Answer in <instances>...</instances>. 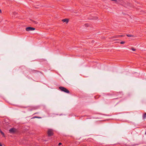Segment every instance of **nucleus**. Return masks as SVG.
I'll return each mask as SVG.
<instances>
[{
	"mask_svg": "<svg viewBox=\"0 0 146 146\" xmlns=\"http://www.w3.org/2000/svg\"><path fill=\"white\" fill-rule=\"evenodd\" d=\"M119 43V42H115V43Z\"/></svg>",
	"mask_w": 146,
	"mask_h": 146,
	"instance_id": "obj_23",
	"label": "nucleus"
},
{
	"mask_svg": "<svg viewBox=\"0 0 146 146\" xmlns=\"http://www.w3.org/2000/svg\"><path fill=\"white\" fill-rule=\"evenodd\" d=\"M76 144V145H78V143L77 144Z\"/></svg>",
	"mask_w": 146,
	"mask_h": 146,
	"instance_id": "obj_25",
	"label": "nucleus"
},
{
	"mask_svg": "<svg viewBox=\"0 0 146 146\" xmlns=\"http://www.w3.org/2000/svg\"><path fill=\"white\" fill-rule=\"evenodd\" d=\"M145 134L146 135V131L145 132Z\"/></svg>",
	"mask_w": 146,
	"mask_h": 146,
	"instance_id": "obj_24",
	"label": "nucleus"
},
{
	"mask_svg": "<svg viewBox=\"0 0 146 146\" xmlns=\"http://www.w3.org/2000/svg\"><path fill=\"white\" fill-rule=\"evenodd\" d=\"M125 43V41H121L120 42L121 44H124Z\"/></svg>",
	"mask_w": 146,
	"mask_h": 146,
	"instance_id": "obj_14",
	"label": "nucleus"
},
{
	"mask_svg": "<svg viewBox=\"0 0 146 146\" xmlns=\"http://www.w3.org/2000/svg\"><path fill=\"white\" fill-rule=\"evenodd\" d=\"M37 118H41V117L37 116Z\"/></svg>",
	"mask_w": 146,
	"mask_h": 146,
	"instance_id": "obj_19",
	"label": "nucleus"
},
{
	"mask_svg": "<svg viewBox=\"0 0 146 146\" xmlns=\"http://www.w3.org/2000/svg\"><path fill=\"white\" fill-rule=\"evenodd\" d=\"M31 21H32V23L34 24H36L38 23V22L35 21L33 20H30Z\"/></svg>",
	"mask_w": 146,
	"mask_h": 146,
	"instance_id": "obj_7",
	"label": "nucleus"
},
{
	"mask_svg": "<svg viewBox=\"0 0 146 146\" xmlns=\"http://www.w3.org/2000/svg\"><path fill=\"white\" fill-rule=\"evenodd\" d=\"M1 13V9H0V13Z\"/></svg>",
	"mask_w": 146,
	"mask_h": 146,
	"instance_id": "obj_22",
	"label": "nucleus"
},
{
	"mask_svg": "<svg viewBox=\"0 0 146 146\" xmlns=\"http://www.w3.org/2000/svg\"><path fill=\"white\" fill-rule=\"evenodd\" d=\"M123 36H124L123 35H116L111 37L110 38L112 39L114 38H118L119 37H123Z\"/></svg>",
	"mask_w": 146,
	"mask_h": 146,
	"instance_id": "obj_5",
	"label": "nucleus"
},
{
	"mask_svg": "<svg viewBox=\"0 0 146 146\" xmlns=\"http://www.w3.org/2000/svg\"><path fill=\"white\" fill-rule=\"evenodd\" d=\"M142 117L143 119H145L146 118V113L143 114Z\"/></svg>",
	"mask_w": 146,
	"mask_h": 146,
	"instance_id": "obj_10",
	"label": "nucleus"
},
{
	"mask_svg": "<svg viewBox=\"0 0 146 146\" xmlns=\"http://www.w3.org/2000/svg\"><path fill=\"white\" fill-rule=\"evenodd\" d=\"M34 109H37V108L36 107H35L34 108H33Z\"/></svg>",
	"mask_w": 146,
	"mask_h": 146,
	"instance_id": "obj_20",
	"label": "nucleus"
},
{
	"mask_svg": "<svg viewBox=\"0 0 146 146\" xmlns=\"http://www.w3.org/2000/svg\"><path fill=\"white\" fill-rule=\"evenodd\" d=\"M59 88L62 92H63L68 94H69L70 93L69 90L64 87L60 86L59 87Z\"/></svg>",
	"mask_w": 146,
	"mask_h": 146,
	"instance_id": "obj_1",
	"label": "nucleus"
},
{
	"mask_svg": "<svg viewBox=\"0 0 146 146\" xmlns=\"http://www.w3.org/2000/svg\"><path fill=\"white\" fill-rule=\"evenodd\" d=\"M17 13L16 12H13V14L14 15H16V14H17Z\"/></svg>",
	"mask_w": 146,
	"mask_h": 146,
	"instance_id": "obj_15",
	"label": "nucleus"
},
{
	"mask_svg": "<svg viewBox=\"0 0 146 146\" xmlns=\"http://www.w3.org/2000/svg\"><path fill=\"white\" fill-rule=\"evenodd\" d=\"M86 27H87L88 26V24H86L84 25Z\"/></svg>",
	"mask_w": 146,
	"mask_h": 146,
	"instance_id": "obj_13",
	"label": "nucleus"
},
{
	"mask_svg": "<svg viewBox=\"0 0 146 146\" xmlns=\"http://www.w3.org/2000/svg\"><path fill=\"white\" fill-rule=\"evenodd\" d=\"M0 132L2 135H4V133L1 131L0 130Z\"/></svg>",
	"mask_w": 146,
	"mask_h": 146,
	"instance_id": "obj_11",
	"label": "nucleus"
},
{
	"mask_svg": "<svg viewBox=\"0 0 146 146\" xmlns=\"http://www.w3.org/2000/svg\"><path fill=\"white\" fill-rule=\"evenodd\" d=\"M127 36L129 37H133V38H134L135 37V36H134L133 35H127Z\"/></svg>",
	"mask_w": 146,
	"mask_h": 146,
	"instance_id": "obj_9",
	"label": "nucleus"
},
{
	"mask_svg": "<svg viewBox=\"0 0 146 146\" xmlns=\"http://www.w3.org/2000/svg\"><path fill=\"white\" fill-rule=\"evenodd\" d=\"M118 40L117 39H116V40Z\"/></svg>",
	"mask_w": 146,
	"mask_h": 146,
	"instance_id": "obj_26",
	"label": "nucleus"
},
{
	"mask_svg": "<svg viewBox=\"0 0 146 146\" xmlns=\"http://www.w3.org/2000/svg\"><path fill=\"white\" fill-rule=\"evenodd\" d=\"M25 29L26 31H29L34 30L35 29V28L32 27H29L26 28Z\"/></svg>",
	"mask_w": 146,
	"mask_h": 146,
	"instance_id": "obj_4",
	"label": "nucleus"
},
{
	"mask_svg": "<svg viewBox=\"0 0 146 146\" xmlns=\"http://www.w3.org/2000/svg\"><path fill=\"white\" fill-rule=\"evenodd\" d=\"M32 71L33 72H36L37 71L36 70H32Z\"/></svg>",
	"mask_w": 146,
	"mask_h": 146,
	"instance_id": "obj_16",
	"label": "nucleus"
},
{
	"mask_svg": "<svg viewBox=\"0 0 146 146\" xmlns=\"http://www.w3.org/2000/svg\"><path fill=\"white\" fill-rule=\"evenodd\" d=\"M127 6L128 7H133V5L132 4H131L130 3H127Z\"/></svg>",
	"mask_w": 146,
	"mask_h": 146,
	"instance_id": "obj_8",
	"label": "nucleus"
},
{
	"mask_svg": "<svg viewBox=\"0 0 146 146\" xmlns=\"http://www.w3.org/2000/svg\"><path fill=\"white\" fill-rule=\"evenodd\" d=\"M97 19H98V18H97L96 17Z\"/></svg>",
	"mask_w": 146,
	"mask_h": 146,
	"instance_id": "obj_27",
	"label": "nucleus"
},
{
	"mask_svg": "<svg viewBox=\"0 0 146 146\" xmlns=\"http://www.w3.org/2000/svg\"><path fill=\"white\" fill-rule=\"evenodd\" d=\"M37 116H35L33 118H37Z\"/></svg>",
	"mask_w": 146,
	"mask_h": 146,
	"instance_id": "obj_18",
	"label": "nucleus"
},
{
	"mask_svg": "<svg viewBox=\"0 0 146 146\" xmlns=\"http://www.w3.org/2000/svg\"><path fill=\"white\" fill-rule=\"evenodd\" d=\"M62 143H58V145L60 146V145H62Z\"/></svg>",
	"mask_w": 146,
	"mask_h": 146,
	"instance_id": "obj_17",
	"label": "nucleus"
},
{
	"mask_svg": "<svg viewBox=\"0 0 146 146\" xmlns=\"http://www.w3.org/2000/svg\"><path fill=\"white\" fill-rule=\"evenodd\" d=\"M47 134L48 136H51L53 135V130L52 129H49L48 130Z\"/></svg>",
	"mask_w": 146,
	"mask_h": 146,
	"instance_id": "obj_2",
	"label": "nucleus"
},
{
	"mask_svg": "<svg viewBox=\"0 0 146 146\" xmlns=\"http://www.w3.org/2000/svg\"><path fill=\"white\" fill-rule=\"evenodd\" d=\"M131 49L133 51H135L136 50L133 47L131 48Z\"/></svg>",
	"mask_w": 146,
	"mask_h": 146,
	"instance_id": "obj_12",
	"label": "nucleus"
},
{
	"mask_svg": "<svg viewBox=\"0 0 146 146\" xmlns=\"http://www.w3.org/2000/svg\"><path fill=\"white\" fill-rule=\"evenodd\" d=\"M62 21L63 22H66L67 24L69 20L67 19H65L62 20Z\"/></svg>",
	"mask_w": 146,
	"mask_h": 146,
	"instance_id": "obj_6",
	"label": "nucleus"
},
{
	"mask_svg": "<svg viewBox=\"0 0 146 146\" xmlns=\"http://www.w3.org/2000/svg\"><path fill=\"white\" fill-rule=\"evenodd\" d=\"M17 131L16 129L15 128H11L9 130V132L11 133H14Z\"/></svg>",
	"mask_w": 146,
	"mask_h": 146,
	"instance_id": "obj_3",
	"label": "nucleus"
},
{
	"mask_svg": "<svg viewBox=\"0 0 146 146\" xmlns=\"http://www.w3.org/2000/svg\"><path fill=\"white\" fill-rule=\"evenodd\" d=\"M0 146H2V145L1 143H0Z\"/></svg>",
	"mask_w": 146,
	"mask_h": 146,
	"instance_id": "obj_21",
	"label": "nucleus"
}]
</instances>
